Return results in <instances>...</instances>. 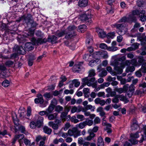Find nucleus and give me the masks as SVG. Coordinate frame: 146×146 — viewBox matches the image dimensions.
Here are the masks:
<instances>
[{
	"label": "nucleus",
	"mask_w": 146,
	"mask_h": 146,
	"mask_svg": "<svg viewBox=\"0 0 146 146\" xmlns=\"http://www.w3.org/2000/svg\"><path fill=\"white\" fill-rule=\"evenodd\" d=\"M145 13V11L144 10H142L141 11L137 9L133 10L129 14L128 17H124L122 18L120 22H127L131 23L135 20V15L139 16L141 21H146V16L144 15Z\"/></svg>",
	"instance_id": "f257e3e1"
},
{
	"label": "nucleus",
	"mask_w": 146,
	"mask_h": 146,
	"mask_svg": "<svg viewBox=\"0 0 146 146\" xmlns=\"http://www.w3.org/2000/svg\"><path fill=\"white\" fill-rule=\"evenodd\" d=\"M113 57L114 60L111 62V65L114 67V70L117 72V74H121L123 72V69L124 68V64L123 62H119L125 60L126 59V57L123 56L115 59V56Z\"/></svg>",
	"instance_id": "f03ea898"
},
{
	"label": "nucleus",
	"mask_w": 146,
	"mask_h": 146,
	"mask_svg": "<svg viewBox=\"0 0 146 146\" xmlns=\"http://www.w3.org/2000/svg\"><path fill=\"white\" fill-rule=\"evenodd\" d=\"M31 41L32 43L28 42L25 44V48L27 50L29 51L33 50L34 48V45H38L45 43L47 41V40L45 38L42 39L40 38L36 39L33 37L31 38Z\"/></svg>",
	"instance_id": "7ed1b4c3"
},
{
	"label": "nucleus",
	"mask_w": 146,
	"mask_h": 146,
	"mask_svg": "<svg viewBox=\"0 0 146 146\" xmlns=\"http://www.w3.org/2000/svg\"><path fill=\"white\" fill-rule=\"evenodd\" d=\"M115 24H112L111 26L113 28H116L119 29L118 33L120 35H123L125 34L127 31V27L125 26L124 23L127 22H120V20Z\"/></svg>",
	"instance_id": "20e7f679"
},
{
	"label": "nucleus",
	"mask_w": 146,
	"mask_h": 146,
	"mask_svg": "<svg viewBox=\"0 0 146 146\" xmlns=\"http://www.w3.org/2000/svg\"><path fill=\"white\" fill-rule=\"evenodd\" d=\"M76 27L73 25L68 27L66 30L65 38L69 40L74 38L76 35L75 30Z\"/></svg>",
	"instance_id": "39448f33"
},
{
	"label": "nucleus",
	"mask_w": 146,
	"mask_h": 146,
	"mask_svg": "<svg viewBox=\"0 0 146 146\" xmlns=\"http://www.w3.org/2000/svg\"><path fill=\"white\" fill-rule=\"evenodd\" d=\"M91 13L89 10L86 11L85 13L80 15V19L83 22L85 23L88 25H90L92 23Z\"/></svg>",
	"instance_id": "423d86ee"
},
{
	"label": "nucleus",
	"mask_w": 146,
	"mask_h": 146,
	"mask_svg": "<svg viewBox=\"0 0 146 146\" xmlns=\"http://www.w3.org/2000/svg\"><path fill=\"white\" fill-rule=\"evenodd\" d=\"M14 22H11L7 23L6 25L5 23H1V25L0 27V29L2 31H5L6 32H9V31H11L14 29Z\"/></svg>",
	"instance_id": "0eeeda50"
},
{
	"label": "nucleus",
	"mask_w": 146,
	"mask_h": 146,
	"mask_svg": "<svg viewBox=\"0 0 146 146\" xmlns=\"http://www.w3.org/2000/svg\"><path fill=\"white\" fill-rule=\"evenodd\" d=\"M37 98L34 100L35 103L36 104H39L40 107L43 108L46 107L47 103H44V100L42 95L40 94H37Z\"/></svg>",
	"instance_id": "6e6552de"
},
{
	"label": "nucleus",
	"mask_w": 146,
	"mask_h": 146,
	"mask_svg": "<svg viewBox=\"0 0 146 146\" xmlns=\"http://www.w3.org/2000/svg\"><path fill=\"white\" fill-rule=\"evenodd\" d=\"M68 133L69 136H73L74 138L81 135V130L78 129L76 127H73L72 129H69Z\"/></svg>",
	"instance_id": "1a4fd4ad"
},
{
	"label": "nucleus",
	"mask_w": 146,
	"mask_h": 146,
	"mask_svg": "<svg viewBox=\"0 0 146 146\" xmlns=\"http://www.w3.org/2000/svg\"><path fill=\"white\" fill-rule=\"evenodd\" d=\"M62 121L60 119H56L54 122L51 121L48 122V125L54 129L57 130L59 127L61 125Z\"/></svg>",
	"instance_id": "9d476101"
},
{
	"label": "nucleus",
	"mask_w": 146,
	"mask_h": 146,
	"mask_svg": "<svg viewBox=\"0 0 146 146\" xmlns=\"http://www.w3.org/2000/svg\"><path fill=\"white\" fill-rule=\"evenodd\" d=\"M142 73L144 74L146 73V62L142 64L141 68L135 72V74L137 77H140L142 75Z\"/></svg>",
	"instance_id": "9b49d317"
},
{
	"label": "nucleus",
	"mask_w": 146,
	"mask_h": 146,
	"mask_svg": "<svg viewBox=\"0 0 146 146\" xmlns=\"http://www.w3.org/2000/svg\"><path fill=\"white\" fill-rule=\"evenodd\" d=\"M32 16L30 14H28L27 15H24L21 17L20 18V21H23L27 24L30 22L32 21Z\"/></svg>",
	"instance_id": "f8f14e48"
},
{
	"label": "nucleus",
	"mask_w": 146,
	"mask_h": 146,
	"mask_svg": "<svg viewBox=\"0 0 146 146\" xmlns=\"http://www.w3.org/2000/svg\"><path fill=\"white\" fill-rule=\"evenodd\" d=\"M88 80L87 83V86H92L93 88L95 89L96 87L97 84H93V83L96 80L95 78H91L90 77H87Z\"/></svg>",
	"instance_id": "ddd939ff"
},
{
	"label": "nucleus",
	"mask_w": 146,
	"mask_h": 146,
	"mask_svg": "<svg viewBox=\"0 0 146 146\" xmlns=\"http://www.w3.org/2000/svg\"><path fill=\"white\" fill-rule=\"evenodd\" d=\"M96 31L98 34V36L100 38H103L106 36V34L102 29L99 28L96 29Z\"/></svg>",
	"instance_id": "4468645a"
},
{
	"label": "nucleus",
	"mask_w": 146,
	"mask_h": 146,
	"mask_svg": "<svg viewBox=\"0 0 146 146\" xmlns=\"http://www.w3.org/2000/svg\"><path fill=\"white\" fill-rule=\"evenodd\" d=\"M44 118L42 116H39L36 122V126L38 127H40L43 124Z\"/></svg>",
	"instance_id": "2eb2a0df"
},
{
	"label": "nucleus",
	"mask_w": 146,
	"mask_h": 146,
	"mask_svg": "<svg viewBox=\"0 0 146 146\" xmlns=\"http://www.w3.org/2000/svg\"><path fill=\"white\" fill-rule=\"evenodd\" d=\"M139 125L136 119H134L131 125V129L132 130H135L138 127Z\"/></svg>",
	"instance_id": "dca6fc26"
},
{
	"label": "nucleus",
	"mask_w": 146,
	"mask_h": 146,
	"mask_svg": "<svg viewBox=\"0 0 146 146\" xmlns=\"http://www.w3.org/2000/svg\"><path fill=\"white\" fill-rule=\"evenodd\" d=\"M58 38L54 35L50 36H49L48 39V41L49 42H51L52 43H54L56 42Z\"/></svg>",
	"instance_id": "f3484780"
},
{
	"label": "nucleus",
	"mask_w": 146,
	"mask_h": 146,
	"mask_svg": "<svg viewBox=\"0 0 146 146\" xmlns=\"http://www.w3.org/2000/svg\"><path fill=\"white\" fill-rule=\"evenodd\" d=\"M88 3V0H80L78 2L79 6L80 7H85Z\"/></svg>",
	"instance_id": "a211bd4d"
},
{
	"label": "nucleus",
	"mask_w": 146,
	"mask_h": 146,
	"mask_svg": "<svg viewBox=\"0 0 146 146\" xmlns=\"http://www.w3.org/2000/svg\"><path fill=\"white\" fill-rule=\"evenodd\" d=\"M99 71L101 72L99 74L100 77H103L106 76L107 75V72L105 68H101Z\"/></svg>",
	"instance_id": "6ab92c4d"
},
{
	"label": "nucleus",
	"mask_w": 146,
	"mask_h": 146,
	"mask_svg": "<svg viewBox=\"0 0 146 146\" xmlns=\"http://www.w3.org/2000/svg\"><path fill=\"white\" fill-rule=\"evenodd\" d=\"M87 29V27L85 25H80L78 29V31L79 32L83 33Z\"/></svg>",
	"instance_id": "aec40b11"
},
{
	"label": "nucleus",
	"mask_w": 146,
	"mask_h": 146,
	"mask_svg": "<svg viewBox=\"0 0 146 146\" xmlns=\"http://www.w3.org/2000/svg\"><path fill=\"white\" fill-rule=\"evenodd\" d=\"M87 78H88L87 77L82 79V85L80 86V88L81 89L86 85H87L88 81V80H89V79Z\"/></svg>",
	"instance_id": "412c9836"
},
{
	"label": "nucleus",
	"mask_w": 146,
	"mask_h": 146,
	"mask_svg": "<svg viewBox=\"0 0 146 146\" xmlns=\"http://www.w3.org/2000/svg\"><path fill=\"white\" fill-rule=\"evenodd\" d=\"M82 108V107H79V108L76 107L75 106H73L71 110V112L72 113H74L76 112H79L81 111V108Z\"/></svg>",
	"instance_id": "4be33fe9"
},
{
	"label": "nucleus",
	"mask_w": 146,
	"mask_h": 146,
	"mask_svg": "<svg viewBox=\"0 0 146 146\" xmlns=\"http://www.w3.org/2000/svg\"><path fill=\"white\" fill-rule=\"evenodd\" d=\"M98 53L101 55L102 57L104 58H107L108 57L107 52L105 51H103L102 52H98Z\"/></svg>",
	"instance_id": "5701e85b"
},
{
	"label": "nucleus",
	"mask_w": 146,
	"mask_h": 146,
	"mask_svg": "<svg viewBox=\"0 0 146 146\" xmlns=\"http://www.w3.org/2000/svg\"><path fill=\"white\" fill-rule=\"evenodd\" d=\"M57 114L56 113L51 114H48L47 116H48V119L50 120H53L56 118Z\"/></svg>",
	"instance_id": "b1692460"
},
{
	"label": "nucleus",
	"mask_w": 146,
	"mask_h": 146,
	"mask_svg": "<svg viewBox=\"0 0 146 146\" xmlns=\"http://www.w3.org/2000/svg\"><path fill=\"white\" fill-rule=\"evenodd\" d=\"M97 144L98 146H104V143L103 139L101 137H99L98 138Z\"/></svg>",
	"instance_id": "393cba45"
},
{
	"label": "nucleus",
	"mask_w": 146,
	"mask_h": 146,
	"mask_svg": "<svg viewBox=\"0 0 146 146\" xmlns=\"http://www.w3.org/2000/svg\"><path fill=\"white\" fill-rule=\"evenodd\" d=\"M93 43V40L92 37L87 38L86 40V45H92Z\"/></svg>",
	"instance_id": "a878e982"
},
{
	"label": "nucleus",
	"mask_w": 146,
	"mask_h": 146,
	"mask_svg": "<svg viewBox=\"0 0 146 146\" xmlns=\"http://www.w3.org/2000/svg\"><path fill=\"white\" fill-rule=\"evenodd\" d=\"M15 50L18 53L20 54H23V51H24L23 47L21 46H17Z\"/></svg>",
	"instance_id": "bb28decb"
},
{
	"label": "nucleus",
	"mask_w": 146,
	"mask_h": 146,
	"mask_svg": "<svg viewBox=\"0 0 146 146\" xmlns=\"http://www.w3.org/2000/svg\"><path fill=\"white\" fill-rule=\"evenodd\" d=\"M65 32L66 30L62 31L60 32L57 31L56 33V35L58 37H62L64 35H65Z\"/></svg>",
	"instance_id": "cd10ccee"
},
{
	"label": "nucleus",
	"mask_w": 146,
	"mask_h": 146,
	"mask_svg": "<svg viewBox=\"0 0 146 146\" xmlns=\"http://www.w3.org/2000/svg\"><path fill=\"white\" fill-rule=\"evenodd\" d=\"M83 109L86 110H90L91 111H94L95 108L94 106H93L91 105H88L86 106L84 108H83Z\"/></svg>",
	"instance_id": "c85d7f7f"
},
{
	"label": "nucleus",
	"mask_w": 146,
	"mask_h": 146,
	"mask_svg": "<svg viewBox=\"0 0 146 146\" xmlns=\"http://www.w3.org/2000/svg\"><path fill=\"white\" fill-rule=\"evenodd\" d=\"M72 83L76 87H78L80 85V82L78 79H74L72 81Z\"/></svg>",
	"instance_id": "c756f323"
},
{
	"label": "nucleus",
	"mask_w": 146,
	"mask_h": 146,
	"mask_svg": "<svg viewBox=\"0 0 146 146\" xmlns=\"http://www.w3.org/2000/svg\"><path fill=\"white\" fill-rule=\"evenodd\" d=\"M43 130L44 133L50 135L51 134L52 131V129L47 126H45L43 128Z\"/></svg>",
	"instance_id": "7c9ffc66"
},
{
	"label": "nucleus",
	"mask_w": 146,
	"mask_h": 146,
	"mask_svg": "<svg viewBox=\"0 0 146 146\" xmlns=\"http://www.w3.org/2000/svg\"><path fill=\"white\" fill-rule=\"evenodd\" d=\"M86 126L84 121L81 122L76 125L77 128H79L81 129H82L84 128Z\"/></svg>",
	"instance_id": "2f4dec72"
},
{
	"label": "nucleus",
	"mask_w": 146,
	"mask_h": 146,
	"mask_svg": "<svg viewBox=\"0 0 146 146\" xmlns=\"http://www.w3.org/2000/svg\"><path fill=\"white\" fill-rule=\"evenodd\" d=\"M54 108V106L52 105H50L46 109V111L47 112L48 114L51 113L53 110Z\"/></svg>",
	"instance_id": "473e14b6"
},
{
	"label": "nucleus",
	"mask_w": 146,
	"mask_h": 146,
	"mask_svg": "<svg viewBox=\"0 0 146 146\" xmlns=\"http://www.w3.org/2000/svg\"><path fill=\"white\" fill-rule=\"evenodd\" d=\"M86 124V125H88L91 126L92 125L93 123V121L92 119H86V120L84 121Z\"/></svg>",
	"instance_id": "72a5a7b5"
},
{
	"label": "nucleus",
	"mask_w": 146,
	"mask_h": 146,
	"mask_svg": "<svg viewBox=\"0 0 146 146\" xmlns=\"http://www.w3.org/2000/svg\"><path fill=\"white\" fill-rule=\"evenodd\" d=\"M143 130L144 131V133L145 135V136L142 135V136L140 140V142L142 143L143 141L146 140V125L145 126L143 127Z\"/></svg>",
	"instance_id": "f704fd0d"
},
{
	"label": "nucleus",
	"mask_w": 146,
	"mask_h": 146,
	"mask_svg": "<svg viewBox=\"0 0 146 146\" xmlns=\"http://www.w3.org/2000/svg\"><path fill=\"white\" fill-rule=\"evenodd\" d=\"M24 137V135L22 134H19L18 135H16L15 136V137L16 139L17 140V139H19V142L20 141L21 144L22 143L21 142V140L23 139Z\"/></svg>",
	"instance_id": "c9c22d12"
},
{
	"label": "nucleus",
	"mask_w": 146,
	"mask_h": 146,
	"mask_svg": "<svg viewBox=\"0 0 146 146\" xmlns=\"http://www.w3.org/2000/svg\"><path fill=\"white\" fill-rule=\"evenodd\" d=\"M91 55L90 54H85L83 56V58L86 61H89L91 59Z\"/></svg>",
	"instance_id": "e433bc0d"
},
{
	"label": "nucleus",
	"mask_w": 146,
	"mask_h": 146,
	"mask_svg": "<svg viewBox=\"0 0 146 146\" xmlns=\"http://www.w3.org/2000/svg\"><path fill=\"white\" fill-rule=\"evenodd\" d=\"M95 71L92 69L90 70L89 71V75L88 77L93 78L92 77L95 76Z\"/></svg>",
	"instance_id": "4c0bfd02"
},
{
	"label": "nucleus",
	"mask_w": 146,
	"mask_h": 146,
	"mask_svg": "<svg viewBox=\"0 0 146 146\" xmlns=\"http://www.w3.org/2000/svg\"><path fill=\"white\" fill-rule=\"evenodd\" d=\"M118 49V48L117 47L114 46H109L108 47V50L110 51H115L117 50Z\"/></svg>",
	"instance_id": "58836bf2"
},
{
	"label": "nucleus",
	"mask_w": 146,
	"mask_h": 146,
	"mask_svg": "<svg viewBox=\"0 0 146 146\" xmlns=\"http://www.w3.org/2000/svg\"><path fill=\"white\" fill-rule=\"evenodd\" d=\"M135 70V68L134 66H129L126 68V71L127 72H132Z\"/></svg>",
	"instance_id": "ea45409f"
},
{
	"label": "nucleus",
	"mask_w": 146,
	"mask_h": 146,
	"mask_svg": "<svg viewBox=\"0 0 146 146\" xmlns=\"http://www.w3.org/2000/svg\"><path fill=\"white\" fill-rule=\"evenodd\" d=\"M144 61V59L143 57L140 56L138 58V61L137 62L138 63V67L140 66L143 62Z\"/></svg>",
	"instance_id": "a19ab883"
},
{
	"label": "nucleus",
	"mask_w": 146,
	"mask_h": 146,
	"mask_svg": "<svg viewBox=\"0 0 146 146\" xmlns=\"http://www.w3.org/2000/svg\"><path fill=\"white\" fill-rule=\"evenodd\" d=\"M63 108L62 106L59 105L56 106L55 107V111L58 112H60L61 111H63Z\"/></svg>",
	"instance_id": "79ce46f5"
},
{
	"label": "nucleus",
	"mask_w": 146,
	"mask_h": 146,
	"mask_svg": "<svg viewBox=\"0 0 146 146\" xmlns=\"http://www.w3.org/2000/svg\"><path fill=\"white\" fill-rule=\"evenodd\" d=\"M131 62L132 64L134 66L138 67V63L136 58L132 59L131 61Z\"/></svg>",
	"instance_id": "37998d69"
},
{
	"label": "nucleus",
	"mask_w": 146,
	"mask_h": 146,
	"mask_svg": "<svg viewBox=\"0 0 146 146\" xmlns=\"http://www.w3.org/2000/svg\"><path fill=\"white\" fill-rule=\"evenodd\" d=\"M115 33L114 32H111L108 33L107 35L108 38H113L115 36Z\"/></svg>",
	"instance_id": "c03bdc74"
},
{
	"label": "nucleus",
	"mask_w": 146,
	"mask_h": 146,
	"mask_svg": "<svg viewBox=\"0 0 146 146\" xmlns=\"http://www.w3.org/2000/svg\"><path fill=\"white\" fill-rule=\"evenodd\" d=\"M43 96L46 100H48L50 99L52 97V95L50 93L48 92H46L44 94Z\"/></svg>",
	"instance_id": "a18cd8bd"
},
{
	"label": "nucleus",
	"mask_w": 146,
	"mask_h": 146,
	"mask_svg": "<svg viewBox=\"0 0 146 146\" xmlns=\"http://www.w3.org/2000/svg\"><path fill=\"white\" fill-rule=\"evenodd\" d=\"M10 84V82L8 80H5L3 82L2 84L4 87H8Z\"/></svg>",
	"instance_id": "49530a36"
},
{
	"label": "nucleus",
	"mask_w": 146,
	"mask_h": 146,
	"mask_svg": "<svg viewBox=\"0 0 146 146\" xmlns=\"http://www.w3.org/2000/svg\"><path fill=\"white\" fill-rule=\"evenodd\" d=\"M81 111L84 113V114L86 116H89L90 115V112L86 110H84V109H83V107H82V108H81Z\"/></svg>",
	"instance_id": "de8ad7c7"
},
{
	"label": "nucleus",
	"mask_w": 146,
	"mask_h": 146,
	"mask_svg": "<svg viewBox=\"0 0 146 146\" xmlns=\"http://www.w3.org/2000/svg\"><path fill=\"white\" fill-rule=\"evenodd\" d=\"M13 64V62L11 60L8 61L5 63L6 66L9 67H10Z\"/></svg>",
	"instance_id": "09e8293b"
},
{
	"label": "nucleus",
	"mask_w": 146,
	"mask_h": 146,
	"mask_svg": "<svg viewBox=\"0 0 146 146\" xmlns=\"http://www.w3.org/2000/svg\"><path fill=\"white\" fill-rule=\"evenodd\" d=\"M30 126L31 128L35 129V127L37 126L36 123H35L34 121H31L30 123Z\"/></svg>",
	"instance_id": "8fccbe9b"
},
{
	"label": "nucleus",
	"mask_w": 146,
	"mask_h": 146,
	"mask_svg": "<svg viewBox=\"0 0 146 146\" xmlns=\"http://www.w3.org/2000/svg\"><path fill=\"white\" fill-rule=\"evenodd\" d=\"M139 86V87H142L144 88V91L143 92L141 91V92L142 93H144L146 91V83L145 82L141 84H140Z\"/></svg>",
	"instance_id": "3c124183"
},
{
	"label": "nucleus",
	"mask_w": 146,
	"mask_h": 146,
	"mask_svg": "<svg viewBox=\"0 0 146 146\" xmlns=\"http://www.w3.org/2000/svg\"><path fill=\"white\" fill-rule=\"evenodd\" d=\"M130 136L132 138H137L139 137L138 132H137L135 133H132L130 134Z\"/></svg>",
	"instance_id": "603ef678"
},
{
	"label": "nucleus",
	"mask_w": 146,
	"mask_h": 146,
	"mask_svg": "<svg viewBox=\"0 0 146 146\" xmlns=\"http://www.w3.org/2000/svg\"><path fill=\"white\" fill-rule=\"evenodd\" d=\"M100 47L102 49H107V50L108 47L106 44L104 43L100 44Z\"/></svg>",
	"instance_id": "864d4df0"
},
{
	"label": "nucleus",
	"mask_w": 146,
	"mask_h": 146,
	"mask_svg": "<svg viewBox=\"0 0 146 146\" xmlns=\"http://www.w3.org/2000/svg\"><path fill=\"white\" fill-rule=\"evenodd\" d=\"M81 66L79 65H77L76 66H74L73 67V68L75 70L74 71L76 72H78L80 71V70L81 69Z\"/></svg>",
	"instance_id": "5fc2aeb1"
},
{
	"label": "nucleus",
	"mask_w": 146,
	"mask_h": 146,
	"mask_svg": "<svg viewBox=\"0 0 146 146\" xmlns=\"http://www.w3.org/2000/svg\"><path fill=\"white\" fill-rule=\"evenodd\" d=\"M117 96L118 98L121 101H124L126 100V98L123 95H117Z\"/></svg>",
	"instance_id": "6e6d98bb"
},
{
	"label": "nucleus",
	"mask_w": 146,
	"mask_h": 146,
	"mask_svg": "<svg viewBox=\"0 0 146 146\" xmlns=\"http://www.w3.org/2000/svg\"><path fill=\"white\" fill-rule=\"evenodd\" d=\"M137 4L138 7H143L144 5V2L142 1H138Z\"/></svg>",
	"instance_id": "4d7b16f0"
},
{
	"label": "nucleus",
	"mask_w": 146,
	"mask_h": 146,
	"mask_svg": "<svg viewBox=\"0 0 146 146\" xmlns=\"http://www.w3.org/2000/svg\"><path fill=\"white\" fill-rule=\"evenodd\" d=\"M74 93V91L72 90H69L67 89L65 90L64 91V93L66 94H72Z\"/></svg>",
	"instance_id": "13d9d810"
},
{
	"label": "nucleus",
	"mask_w": 146,
	"mask_h": 146,
	"mask_svg": "<svg viewBox=\"0 0 146 146\" xmlns=\"http://www.w3.org/2000/svg\"><path fill=\"white\" fill-rule=\"evenodd\" d=\"M139 45V43H136L132 44L131 46L134 50H135L138 48Z\"/></svg>",
	"instance_id": "bf43d9fd"
},
{
	"label": "nucleus",
	"mask_w": 146,
	"mask_h": 146,
	"mask_svg": "<svg viewBox=\"0 0 146 146\" xmlns=\"http://www.w3.org/2000/svg\"><path fill=\"white\" fill-rule=\"evenodd\" d=\"M19 129L22 133L26 134L25 128L24 126H21L19 127Z\"/></svg>",
	"instance_id": "052dcab7"
},
{
	"label": "nucleus",
	"mask_w": 146,
	"mask_h": 146,
	"mask_svg": "<svg viewBox=\"0 0 146 146\" xmlns=\"http://www.w3.org/2000/svg\"><path fill=\"white\" fill-rule=\"evenodd\" d=\"M76 117L78 119H80V121H82L84 119V116L82 115H76Z\"/></svg>",
	"instance_id": "680f3d73"
},
{
	"label": "nucleus",
	"mask_w": 146,
	"mask_h": 146,
	"mask_svg": "<svg viewBox=\"0 0 146 146\" xmlns=\"http://www.w3.org/2000/svg\"><path fill=\"white\" fill-rule=\"evenodd\" d=\"M97 95L99 97H103L104 98L106 97L104 92H99L98 93Z\"/></svg>",
	"instance_id": "e2e57ef3"
},
{
	"label": "nucleus",
	"mask_w": 146,
	"mask_h": 146,
	"mask_svg": "<svg viewBox=\"0 0 146 146\" xmlns=\"http://www.w3.org/2000/svg\"><path fill=\"white\" fill-rule=\"evenodd\" d=\"M112 101L113 103H117L119 102V100L117 95L115 96V97L112 100Z\"/></svg>",
	"instance_id": "0e129e2a"
},
{
	"label": "nucleus",
	"mask_w": 146,
	"mask_h": 146,
	"mask_svg": "<svg viewBox=\"0 0 146 146\" xmlns=\"http://www.w3.org/2000/svg\"><path fill=\"white\" fill-rule=\"evenodd\" d=\"M139 107L141 106V107L139 108L140 110H142V111L144 113L146 112V106H142L141 104H139Z\"/></svg>",
	"instance_id": "69168bd1"
},
{
	"label": "nucleus",
	"mask_w": 146,
	"mask_h": 146,
	"mask_svg": "<svg viewBox=\"0 0 146 146\" xmlns=\"http://www.w3.org/2000/svg\"><path fill=\"white\" fill-rule=\"evenodd\" d=\"M94 121L95 124H98L100 122V119L99 117H96L95 118Z\"/></svg>",
	"instance_id": "338daca9"
},
{
	"label": "nucleus",
	"mask_w": 146,
	"mask_h": 146,
	"mask_svg": "<svg viewBox=\"0 0 146 146\" xmlns=\"http://www.w3.org/2000/svg\"><path fill=\"white\" fill-rule=\"evenodd\" d=\"M46 139V137H44L43 138V141H41L39 143V146H46L44 145L45 140Z\"/></svg>",
	"instance_id": "774afa93"
}]
</instances>
